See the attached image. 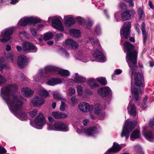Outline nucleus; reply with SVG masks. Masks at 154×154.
<instances>
[{
	"instance_id": "29",
	"label": "nucleus",
	"mask_w": 154,
	"mask_h": 154,
	"mask_svg": "<svg viewBox=\"0 0 154 154\" xmlns=\"http://www.w3.org/2000/svg\"><path fill=\"white\" fill-rule=\"evenodd\" d=\"M62 81L60 79L52 78L48 80V84L50 85L54 86L56 85L61 83Z\"/></svg>"
},
{
	"instance_id": "53",
	"label": "nucleus",
	"mask_w": 154,
	"mask_h": 154,
	"mask_svg": "<svg viewBox=\"0 0 154 154\" xmlns=\"http://www.w3.org/2000/svg\"><path fill=\"white\" fill-rule=\"evenodd\" d=\"M75 90L73 88H70L69 89V94L70 96H72L75 94Z\"/></svg>"
},
{
	"instance_id": "8",
	"label": "nucleus",
	"mask_w": 154,
	"mask_h": 154,
	"mask_svg": "<svg viewBox=\"0 0 154 154\" xmlns=\"http://www.w3.org/2000/svg\"><path fill=\"white\" fill-rule=\"evenodd\" d=\"M134 80L135 85L137 86L140 87L144 85L143 76L140 72L135 73Z\"/></svg>"
},
{
	"instance_id": "18",
	"label": "nucleus",
	"mask_w": 154,
	"mask_h": 154,
	"mask_svg": "<svg viewBox=\"0 0 154 154\" xmlns=\"http://www.w3.org/2000/svg\"><path fill=\"white\" fill-rule=\"evenodd\" d=\"M84 132L88 136H94L97 133L98 131L97 128L94 126L84 129Z\"/></svg>"
},
{
	"instance_id": "34",
	"label": "nucleus",
	"mask_w": 154,
	"mask_h": 154,
	"mask_svg": "<svg viewBox=\"0 0 154 154\" xmlns=\"http://www.w3.org/2000/svg\"><path fill=\"white\" fill-rule=\"evenodd\" d=\"M74 79L75 81L77 82L82 83L86 82V79L82 76H79L77 73L75 74Z\"/></svg>"
},
{
	"instance_id": "3",
	"label": "nucleus",
	"mask_w": 154,
	"mask_h": 154,
	"mask_svg": "<svg viewBox=\"0 0 154 154\" xmlns=\"http://www.w3.org/2000/svg\"><path fill=\"white\" fill-rule=\"evenodd\" d=\"M137 123L136 121H134L133 122L128 121L126 122L125 125L124 127L121 136L122 137H125L127 140L129 136L130 132L131 131L136 127Z\"/></svg>"
},
{
	"instance_id": "28",
	"label": "nucleus",
	"mask_w": 154,
	"mask_h": 154,
	"mask_svg": "<svg viewBox=\"0 0 154 154\" xmlns=\"http://www.w3.org/2000/svg\"><path fill=\"white\" fill-rule=\"evenodd\" d=\"M143 134L144 136L147 140L151 142L154 141V134L152 131H149L143 132Z\"/></svg>"
},
{
	"instance_id": "44",
	"label": "nucleus",
	"mask_w": 154,
	"mask_h": 154,
	"mask_svg": "<svg viewBox=\"0 0 154 154\" xmlns=\"http://www.w3.org/2000/svg\"><path fill=\"white\" fill-rule=\"evenodd\" d=\"M53 95L54 98L57 99H63V97L62 96L58 93H54Z\"/></svg>"
},
{
	"instance_id": "16",
	"label": "nucleus",
	"mask_w": 154,
	"mask_h": 154,
	"mask_svg": "<svg viewBox=\"0 0 154 154\" xmlns=\"http://www.w3.org/2000/svg\"><path fill=\"white\" fill-rule=\"evenodd\" d=\"M65 44L72 49H77L79 45L78 43L71 39H67L65 41Z\"/></svg>"
},
{
	"instance_id": "59",
	"label": "nucleus",
	"mask_w": 154,
	"mask_h": 154,
	"mask_svg": "<svg viewBox=\"0 0 154 154\" xmlns=\"http://www.w3.org/2000/svg\"><path fill=\"white\" fill-rule=\"evenodd\" d=\"M147 107V103L143 102L141 108L143 109H144Z\"/></svg>"
},
{
	"instance_id": "54",
	"label": "nucleus",
	"mask_w": 154,
	"mask_h": 154,
	"mask_svg": "<svg viewBox=\"0 0 154 154\" xmlns=\"http://www.w3.org/2000/svg\"><path fill=\"white\" fill-rule=\"evenodd\" d=\"M92 22L90 21H88L86 23V26L87 28H90V27L92 25Z\"/></svg>"
},
{
	"instance_id": "48",
	"label": "nucleus",
	"mask_w": 154,
	"mask_h": 154,
	"mask_svg": "<svg viewBox=\"0 0 154 154\" xmlns=\"http://www.w3.org/2000/svg\"><path fill=\"white\" fill-rule=\"evenodd\" d=\"M6 81V79L0 74V85L5 84Z\"/></svg>"
},
{
	"instance_id": "51",
	"label": "nucleus",
	"mask_w": 154,
	"mask_h": 154,
	"mask_svg": "<svg viewBox=\"0 0 154 154\" xmlns=\"http://www.w3.org/2000/svg\"><path fill=\"white\" fill-rule=\"evenodd\" d=\"M119 5L120 7V8L122 10L125 9L126 8V5L124 3L120 2Z\"/></svg>"
},
{
	"instance_id": "43",
	"label": "nucleus",
	"mask_w": 154,
	"mask_h": 154,
	"mask_svg": "<svg viewBox=\"0 0 154 154\" xmlns=\"http://www.w3.org/2000/svg\"><path fill=\"white\" fill-rule=\"evenodd\" d=\"M98 81L100 84L103 85H105L107 84V81L105 78L101 77L98 79Z\"/></svg>"
},
{
	"instance_id": "26",
	"label": "nucleus",
	"mask_w": 154,
	"mask_h": 154,
	"mask_svg": "<svg viewBox=\"0 0 154 154\" xmlns=\"http://www.w3.org/2000/svg\"><path fill=\"white\" fill-rule=\"evenodd\" d=\"M53 116L56 119H64L67 117V115L64 113L58 112H52Z\"/></svg>"
},
{
	"instance_id": "39",
	"label": "nucleus",
	"mask_w": 154,
	"mask_h": 154,
	"mask_svg": "<svg viewBox=\"0 0 154 154\" xmlns=\"http://www.w3.org/2000/svg\"><path fill=\"white\" fill-rule=\"evenodd\" d=\"M58 74L62 76H68L69 75V72L67 70L64 69L59 70Z\"/></svg>"
},
{
	"instance_id": "22",
	"label": "nucleus",
	"mask_w": 154,
	"mask_h": 154,
	"mask_svg": "<svg viewBox=\"0 0 154 154\" xmlns=\"http://www.w3.org/2000/svg\"><path fill=\"white\" fill-rule=\"evenodd\" d=\"M21 92L23 95L26 97H31L34 94V91L32 90L27 88L22 89Z\"/></svg>"
},
{
	"instance_id": "6",
	"label": "nucleus",
	"mask_w": 154,
	"mask_h": 154,
	"mask_svg": "<svg viewBox=\"0 0 154 154\" xmlns=\"http://www.w3.org/2000/svg\"><path fill=\"white\" fill-rule=\"evenodd\" d=\"M41 22L40 19L33 17H26L22 18L18 23V24L21 26H25L28 24H35Z\"/></svg>"
},
{
	"instance_id": "38",
	"label": "nucleus",
	"mask_w": 154,
	"mask_h": 154,
	"mask_svg": "<svg viewBox=\"0 0 154 154\" xmlns=\"http://www.w3.org/2000/svg\"><path fill=\"white\" fill-rule=\"evenodd\" d=\"M38 93L40 96L44 97H46L49 94L48 91L44 89H41L38 91Z\"/></svg>"
},
{
	"instance_id": "47",
	"label": "nucleus",
	"mask_w": 154,
	"mask_h": 154,
	"mask_svg": "<svg viewBox=\"0 0 154 154\" xmlns=\"http://www.w3.org/2000/svg\"><path fill=\"white\" fill-rule=\"evenodd\" d=\"M0 65V71H2L3 69H8L10 68V67L9 66L7 65V64H1Z\"/></svg>"
},
{
	"instance_id": "12",
	"label": "nucleus",
	"mask_w": 154,
	"mask_h": 154,
	"mask_svg": "<svg viewBox=\"0 0 154 154\" xmlns=\"http://www.w3.org/2000/svg\"><path fill=\"white\" fill-rule=\"evenodd\" d=\"M111 89L108 87H103L100 88L97 91L98 94L103 97H106L110 94Z\"/></svg>"
},
{
	"instance_id": "11",
	"label": "nucleus",
	"mask_w": 154,
	"mask_h": 154,
	"mask_svg": "<svg viewBox=\"0 0 154 154\" xmlns=\"http://www.w3.org/2000/svg\"><path fill=\"white\" fill-rule=\"evenodd\" d=\"M79 108L82 111L87 112L88 111L90 112L92 111L94 109V106L92 105H90L88 103L83 102L79 104Z\"/></svg>"
},
{
	"instance_id": "36",
	"label": "nucleus",
	"mask_w": 154,
	"mask_h": 154,
	"mask_svg": "<svg viewBox=\"0 0 154 154\" xmlns=\"http://www.w3.org/2000/svg\"><path fill=\"white\" fill-rule=\"evenodd\" d=\"M43 73L42 70H40L39 74L34 78V80L36 82L40 81L43 78Z\"/></svg>"
},
{
	"instance_id": "23",
	"label": "nucleus",
	"mask_w": 154,
	"mask_h": 154,
	"mask_svg": "<svg viewBox=\"0 0 154 154\" xmlns=\"http://www.w3.org/2000/svg\"><path fill=\"white\" fill-rule=\"evenodd\" d=\"M58 69L54 66H48L45 68V73L49 75L53 74V72L57 71Z\"/></svg>"
},
{
	"instance_id": "31",
	"label": "nucleus",
	"mask_w": 154,
	"mask_h": 154,
	"mask_svg": "<svg viewBox=\"0 0 154 154\" xmlns=\"http://www.w3.org/2000/svg\"><path fill=\"white\" fill-rule=\"evenodd\" d=\"M65 23L67 26H69L71 25L74 24L75 21L72 17H69L68 16H65L64 18Z\"/></svg>"
},
{
	"instance_id": "9",
	"label": "nucleus",
	"mask_w": 154,
	"mask_h": 154,
	"mask_svg": "<svg viewBox=\"0 0 154 154\" xmlns=\"http://www.w3.org/2000/svg\"><path fill=\"white\" fill-rule=\"evenodd\" d=\"M135 13V11L133 9L127 10L122 13L121 18L123 21L128 20L131 18Z\"/></svg>"
},
{
	"instance_id": "60",
	"label": "nucleus",
	"mask_w": 154,
	"mask_h": 154,
	"mask_svg": "<svg viewBox=\"0 0 154 154\" xmlns=\"http://www.w3.org/2000/svg\"><path fill=\"white\" fill-rule=\"evenodd\" d=\"M8 58L12 62L13 61V55L11 54H9L8 55Z\"/></svg>"
},
{
	"instance_id": "32",
	"label": "nucleus",
	"mask_w": 154,
	"mask_h": 154,
	"mask_svg": "<svg viewBox=\"0 0 154 154\" xmlns=\"http://www.w3.org/2000/svg\"><path fill=\"white\" fill-rule=\"evenodd\" d=\"M140 131L138 130H135L131 135L130 139L132 140H134V139H136L140 137Z\"/></svg>"
},
{
	"instance_id": "56",
	"label": "nucleus",
	"mask_w": 154,
	"mask_h": 154,
	"mask_svg": "<svg viewBox=\"0 0 154 154\" xmlns=\"http://www.w3.org/2000/svg\"><path fill=\"white\" fill-rule=\"evenodd\" d=\"M126 2L129 3V6L131 7H133L134 6V3L133 2L134 0H124Z\"/></svg>"
},
{
	"instance_id": "15",
	"label": "nucleus",
	"mask_w": 154,
	"mask_h": 154,
	"mask_svg": "<svg viewBox=\"0 0 154 154\" xmlns=\"http://www.w3.org/2000/svg\"><path fill=\"white\" fill-rule=\"evenodd\" d=\"M132 86L133 85L131 82V92L133 94V97L134 98L135 100L137 101L139 99V94L141 93V91L140 88H136L135 86L133 88Z\"/></svg>"
},
{
	"instance_id": "20",
	"label": "nucleus",
	"mask_w": 154,
	"mask_h": 154,
	"mask_svg": "<svg viewBox=\"0 0 154 154\" xmlns=\"http://www.w3.org/2000/svg\"><path fill=\"white\" fill-rule=\"evenodd\" d=\"M31 102L35 106H40L44 103V99L38 97L32 98Z\"/></svg>"
},
{
	"instance_id": "30",
	"label": "nucleus",
	"mask_w": 154,
	"mask_h": 154,
	"mask_svg": "<svg viewBox=\"0 0 154 154\" xmlns=\"http://www.w3.org/2000/svg\"><path fill=\"white\" fill-rule=\"evenodd\" d=\"M69 32L71 35L75 37L78 38L80 36V31L79 30L70 29L69 30Z\"/></svg>"
},
{
	"instance_id": "50",
	"label": "nucleus",
	"mask_w": 154,
	"mask_h": 154,
	"mask_svg": "<svg viewBox=\"0 0 154 154\" xmlns=\"http://www.w3.org/2000/svg\"><path fill=\"white\" fill-rule=\"evenodd\" d=\"M66 105L64 102L62 101L60 106V109L61 111H63L65 109Z\"/></svg>"
},
{
	"instance_id": "10",
	"label": "nucleus",
	"mask_w": 154,
	"mask_h": 154,
	"mask_svg": "<svg viewBox=\"0 0 154 154\" xmlns=\"http://www.w3.org/2000/svg\"><path fill=\"white\" fill-rule=\"evenodd\" d=\"M22 48L23 51L24 52H29V51L32 50V52H36L37 48L33 44L31 43L24 42L23 43Z\"/></svg>"
},
{
	"instance_id": "13",
	"label": "nucleus",
	"mask_w": 154,
	"mask_h": 154,
	"mask_svg": "<svg viewBox=\"0 0 154 154\" xmlns=\"http://www.w3.org/2000/svg\"><path fill=\"white\" fill-rule=\"evenodd\" d=\"M36 125L40 126H43L45 124V121L42 113H40L34 120Z\"/></svg>"
},
{
	"instance_id": "2",
	"label": "nucleus",
	"mask_w": 154,
	"mask_h": 154,
	"mask_svg": "<svg viewBox=\"0 0 154 154\" xmlns=\"http://www.w3.org/2000/svg\"><path fill=\"white\" fill-rule=\"evenodd\" d=\"M124 52H127L126 59L130 68V71H131L132 81L133 75L135 70L137 68L138 52L135 49V46L130 42H126L124 44Z\"/></svg>"
},
{
	"instance_id": "52",
	"label": "nucleus",
	"mask_w": 154,
	"mask_h": 154,
	"mask_svg": "<svg viewBox=\"0 0 154 154\" xmlns=\"http://www.w3.org/2000/svg\"><path fill=\"white\" fill-rule=\"evenodd\" d=\"M95 32L97 34H99L101 32V29L100 27L99 26H96L95 29Z\"/></svg>"
},
{
	"instance_id": "58",
	"label": "nucleus",
	"mask_w": 154,
	"mask_h": 154,
	"mask_svg": "<svg viewBox=\"0 0 154 154\" xmlns=\"http://www.w3.org/2000/svg\"><path fill=\"white\" fill-rule=\"evenodd\" d=\"M122 70L120 69H116L114 71V73H115V74L117 75L120 74L122 73Z\"/></svg>"
},
{
	"instance_id": "17",
	"label": "nucleus",
	"mask_w": 154,
	"mask_h": 154,
	"mask_svg": "<svg viewBox=\"0 0 154 154\" xmlns=\"http://www.w3.org/2000/svg\"><path fill=\"white\" fill-rule=\"evenodd\" d=\"M27 61V59L26 57L24 55H21L18 57L17 64L19 67L22 68L25 66Z\"/></svg>"
},
{
	"instance_id": "24",
	"label": "nucleus",
	"mask_w": 154,
	"mask_h": 154,
	"mask_svg": "<svg viewBox=\"0 0 154 154\" xmlns=\"http://www.w3.org/2000/svg\"><path fill=\"white\" fill-rule=\"evenodd\" d=\"M92 55L93 57L100 60H103L105 58V57L103 55V53L96 49L93 51L92 52Z\"/></svg>"
},
{
	"instance_id": "19",
	"label": "nucleus",
	"mask_w": 154,
	"mask_h": 154,
	"mask_svg": "<svg viewBox=\"0 0 154 154\" xmlns=\"http://www.w3.org/2000/svg\"><path fill=\"white\" fill-rule=\"evenodd\" d=\"M95 113L100 118V120H103L105 116V112L100 109V106L99 104L95 105Z\"/></svg>"
},
{
	"instance_id": "7",
	"label": "nucleus",
	"mask_w": 154,
	"mask_h": 154,
	"mask_svg": "<svg viewBox=\"0 0 154 154\" xmlns=\"http://www.w3.org/2000/svg\"><path fill=\"white\" fill-rule=\"evenodd\" d=\"M13 32V29L11 28L7 29L2 31L1 33L2 39H1V42H5L9 40Z\"/></svg>"
},
{
	"instance_id": "1",
	"label": "nucleus",
	"mask_w": 154,
	"mask_h": 154,
	"mask_svg": "<svg viewBox=\"0 0 154 154\" xmlns=\"http://www.w3.org/2000/svg\"><path fill=\"white\" fill-rule=\"evenodd\" d=\"M17 88L15 85H9L1 88V95L8 106L15 112L17 117L21 120H26L28 117L26 112L23 109V102L14 94Z\"/></svg>"
},
{
	"instance_id": "64",
	"label": "nucleus",
	"mask_w": 154,
	"mask_h": 154,
	"mask_svg": "<svg viewBox=\"0 0 154 154\" xmlns=\"http://www.w3.org/2000/svg\"><path fill=\"white\" fill-rule=\"evenodd\" d=\"M88 122V120H87V119L83 120V122H82L83 125L84 126L87 125Z\"/></svg>"
},
{
	"instance_id": "4",
	"label": "nucleus",
	"mask_w": 154,
	"mask_h": 154,
	"mask_svg": "<svg viewBox=\"0 0 154 154\" xmlns=\"http://www.w3.org/2000/svg\"><path fill=\"white\" fill-rule=\"evenodd\" d=\"M48 129L49 130L60 131H66L68 130V128L65 123L60 122H55L54 124H50Z\"/></svg>"
},
{
	"instance_id": "61",
	"label": "nucleus",
	"mask_w": 154,
	"mask_h": 154,
	"mask_svg": "<svg viewBox=\"0 0 154 154\" xmlns=\"http://www.w3.org/2000/svg\"><path fill=\"white\" fill-rule=\"evenodd\" d=\"M26 33V32L25 31L20 32H19V35L20 37H23Z\"/></svg>"
},
{
	"instance_id": "27",
	"label": "nucleus",
	"mask_w": 154,
	"mask_h": 154,
	"mask_svg": "<svg viewBox=\"0 0 154 154\" xmlns=\"http://www.w3.org/2000/svg\"><path fill=\"white\" fill-rule=\"evenodd\" d=\"M141 30L143 35V42L145 43L147 41L148 38V33L146 32L145 25L144 22L142 23L141 25Z\"/></svg>"
},
{
	"instance_id": "45",
	"label": "nucleus",
	"mask_w": 154,
	"mask_h": 154,
	"mask_svg": "<svg viewBox=\"0 0 154 154\" xmlns=\"http://www.w3.org/2000/svg\"><path fill=\"white\" fill-rule=\"evenodd\" d=\"M63 34L61 33H57L55 35V39L56 41H59L62 37Z\"/></svg>"
},
{
	"instance_id": "40",
	"label": "nucleus",
	"mask_w": 154,
	"mask_h": 154,
	"mask_svg": "<svg viewBox=\"0 0 154 154\" xmlns=\"http://www.w3.org/2000/svg\"><path fill=\"white\" fill-rule=\"evenodd\" d=\"M53 36V35L52 32L46 33L44 35V39L45 40H48L51 39Z\"/></svg>"
},
{
	"instance_id": "63",
	"label": "nucleus",
	"mask_w": 154,
	"mask_h": 154,
	"mask_svg": "<svg viewBox=\"0 0 154 154\" xmlns=\"http://www.w3.org/2000/svg\"><path fill=\"white\" fill-rule=\"evenodd\" d=\"M5 49L7 51H9L11 50V47L10 45H6V47Z\"/></svg>"
},
{
	"instance_id": "21",
	"label": "nucleus",
	"mask_w": 154,
	"mask_h": 154,
	"mask_svg": "<svg viewBox=\"0 0 154 154\" xmlns=\"http://www.w3.org/2000/svg\"><path fill=\"white\" fill-rule=\"evenodd\" d=\"M132 104V101L131 100L127 107L128 112L129 114L133 116H136L137 114L136 109L134 105Z\"/></svg>"
},
{
	"instance_id": "46",
	"label": "nucleus",
	"mask_w": 154,
	"mask_h": 154,
	"mask_svg": "<svg viewBox=\"0 0 154 154\" xmlns=\"http://www.w3.org/2000/svg\"><path fill=\"white\" fill-rule=\"evenodd\" d=\"M76 88L78 94L81 95L83 92L82 87L80 85H78L76 87Z\"/></svg>"
},
{
	"instance_id": "62",
	"label": "nucleus",
	"mask_w": 154,
	"mask_h": 154,
	"mask_svg": "<svg viewBox=\"0 0 154 154\" xmlns=\"http://www.w3.org/2000/svg\"><path fill=\"white\" fill-rule=\"evenodd\" d=\"M16 49L19 52L21 51L22 50H23V48L21 47V46L18 45L16 46Z\"/></svg>"
},
{
	"instance_id": "49",
	"label": "nucleus",
	"mask_w": 154,
	"mask_h": 154,
	"mask_svg": "<svg viewBox=\"0 0 154 154\" xmlns=\"http://www.w3.org/2000/svg\"><path fill=\"white\" fill-rule=\"evenodd\" d=\"M30 31L31 32L32 35L33 36H35L37 35V31L36 29L34 27H31L30 29Z\"/></svg>"
},
{
	"instance_id": "55",
	"label": "nucleus",
	"mask_w": 154,
	"mask_h": 154,
	"mask_svg": "<svg viewBox=\"0 0 154 154\" xmlns=\"http://www.w3.org/2000/svg\"><path fill=\"white\" fill-rule=\"evenodd\" d=\"M6 150L2 146H0V154H3L6 152Z\"/></svg>"
},
{
	"instance_id": "37",
	"label": "nucleus",
	"mask_w": 154,
	"mask_h": 154,
	"mask_svg": "<svg viewBox=\"0 0 154 154\" xmlns=\"http://www.w3.org/2000/svg\"><path fill=\"white\" fill-rule=\"evenodd\" d=\"M43 73L42 70H40L39 74L34 78V80L36 82L40 81L43 78Z\"/></svg>"
},
{
	"instance_id": "35",
	"label": "nucleus",
	"mask_w": 154,
	"mask_h": 154,
	"mask_svg": "<svg viewBox=\"0 0 154 154\" xmlns=\"http://www.w3.org/2000/svg\"><path fill=\"white\" fill-rule=\"evenodd\" d=\"M89 40L93 45L97 47L98 48H99V47H100V48L101 47V46L98 39H94L92 38H90Z\"/></svg>"
},
{
	"instance_id": "5",
	"label": "nucleus",
	"mask_w": 154,
	"mask_h": 154,
	"mask_svg": "<svg viewBox=\"0 0 154 154\" xmlns=\"http://www.w3.org/2000/svg\"><path fill=\"white\" fill-rule=\"evenodd\" d=\"M131 25L130 22H126L124 23V25L120 32V34L121 37L122 36L125 38L128 39L130 37Z\"/></svg>"
},
{
	"instance_id": "57",
	"label": "nucleus",
	"mask_w": 154,
	"mask_h": 154,
	"mask_svg": "<svg viewBox=\"0 0 154 154\" xmlns=\"http://www.w3.org/2000/svg\"><path fill=\"white\" fill-rule=\"evenodd\" d=\"M71 100L73 104L76 103L77 102V99L76 98L75 96H73L71 98Z\"/></svg>"
},
{
	"instance_id": "41",
	"label": "nucleus",
	"mask_w": 154,
	"mask_h": 154,
	"mask_svg": "<svg viewBox=\"0 0 154 154\" xmlns=\"http://www.w3.org/2000/svg\"><path fill=\"white\" fill-rule=\"evenodd\" d=\"M138 13L140 16V19L143 18L145 17V15L144 12L142 8H140L139 9L138 11Z\"/></svg>"
},
{
	"instance_id": "33",
	"label": "nucleus",
	"mask_w": 154,
	"mask_h": 154,
	"mask_svg": "<svg viewBox=\"0 0 154 154\" xmlns=\"http://www.w3.org/2000/svg\"><path fill=\"white\" fill-rule=\"evenodd\" d=\"M88 84L90 86L91 88H95L99 87V85L95 82L94 79L93 78H89L88 79Z\"/></svg>"
},
{
	"instance_id": "25",
	"label": "nucleus",
	"mask_w": 154,
	"mask_h": 154,
	"mask_svg": "<svg viewBox=\"0 0 154 154\" xmlns=\"http://www.w3.org/2000/svg\"><path fill=\"white\" fill-rule=\"evenodd\" d=\"M121 149V146L118 144L114 142L112 146L108 149V152H113L116 153L119 151Z\"/></svg>"
},
{
	"instance_id": "14",
	"label": "nucleus",
	"mask_w": 154,
	"mask_h": 154,
	"mask_svg": "<svg viewBox=\"0 0 154 154\" xmlns=\"http://www.w3.org/2000/svg\"><path fill=\"white\" fill-rule=\"evenodd\" d=\"M60 18L55 17L52 20V24L53 27L55 29L61 30L63 29V27L60 21Z\"/></svg>"
},
{
	"instance_id": "42",
	"label": "nucleus",
	"mask_w": 154,
	"mask_h": 154,
	"mask_svg": "<svg viewBox=\"0 0 154 154\" xmlns=\"http://www.w3.org/2000/svg\"><path fill=\"white\" fill-rule=\"evenodd\" d=\"M29 116L32 117H34L37 114V111L36 109H33L28 112Z\"/></svg>"
}]
</instances>
